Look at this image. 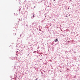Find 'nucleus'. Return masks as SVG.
<instances>
[{
	"label": "nucleus",
	"mask_w": 80,
	"mask_h": 80,
	"mask_svg": "<svg viewBox=\"0 0 80 80\" xmlns=\"http://www.w3.org/2000/svg\"><path fill=\"white\" fill-rule=\"evenodd\" d=\"M55 0H54L53 1H55Z\"/></svg>",
	"instance_id": "20e7f679"
},
{
	"label": "nucleus",
	"mask_w": 80,
	"mask_h": 80,
	"mask_svg": "<svg viewBox=\"0 0 80 80\" xmlns=\"http://www.w3.org/2000/svg\"><path fill=\"white\" fill-rule=\"evenodd\" d=\"M36 80H37V79H36Z\"/></svg>",
	"instance_id": "39448f33"
},
{
	"label": "nucleus",
	"mask_w": 80,
	"mask_h": 80,
	"mask_svg": "<svg viewBox=\"0 0 80 80\" xmlns=\"http://www.w3.org/2000/svg\"><path fill=\"white\" fill-rule=\"evenodd\" d=\"M66 17H67V16H66Z\"/></svg>",
	"instance_id": "423d86ee"
},
{
	"label": "nucleus",
	"mask_w": 80,
	"mask_h": 80,
	"mask_svg": "<svg viewBox=\"0 0 80 80\" xmlns=\"http://www.w3.org/2000/svg\"><path fill=\"white\" fill-rule=\"evenodd\" d=\"M33 17H35V16L34 15H33Z\"/></svg>",
	"instance_id": "f03ea898"
},
{
	"label": "nucleus",
	"mask_w": 80,
	"mask_h": 80,
	"mask_svg": "<svg viewBox=\"0 0 80 80\" xmlns=\"http://www.w3.org/2000/svg\"><path fill=\"white\" fill-rule=\"evenodd\" d=\"M55 41V42H57V41L58 42V39L57 38L56 39L54 40Z\"/></svg>",
	"instance_id": "f257e3e1"
},
{
	"label": "nucleus",
	"mask_w": 80,
	"mask_h": 80,
	"mask_svg": "<svg viewBox=\"0 0 80 80\" xmlns=\"http://www.w3.org/2000/svg\"><path fill=\"white\" fill-rule=\"evenodd\" d=\"M69 8H68V9H69Z\"/></svg>",
	"instance_id": "7ed1b4c3"
}]
</instances>
